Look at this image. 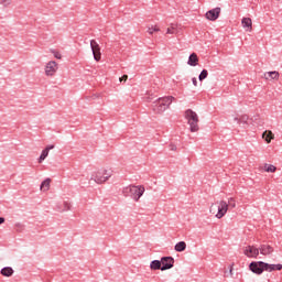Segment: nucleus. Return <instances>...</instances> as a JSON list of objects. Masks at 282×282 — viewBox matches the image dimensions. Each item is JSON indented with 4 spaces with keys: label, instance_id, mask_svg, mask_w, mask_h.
<instances>
[{
    "label": "nucleus",
    "instance_id": "nucleus-1",
    "mask_svg": "<svg viewBox=\"0 0 282 282\" xmlns=\"http://www.w3.org/2000/svg\"><path fill=\"white\" fill-rule=\"evenodd\" d=\"M113 177V169L109 165H104L101 167H97L90 176V182H95V184L102 185L107 184L109 180Z\"/></svg>",
    "mask_w": 282,
    "mask_h": 282
},
{
    "label": "nucleus",
    "instance_id": "nucleus-2",
    "mask_svg": "<svg viewBox=\"0 0 282 282\" xmlns=\"http://www.w3.org/2000/svg\"><path fill=\"white\" fill-rule=\"evenodd\" d=\"M210 215H214L216 219H223L228 213V203L226 200H218L210 205L209 207Z\"/></svg>",
    "mask_w": 282,
    "mask_h": 282
},
{
    "label": "nucleus",
    "instance_id": "nucleus-3",
    "mask_svg": "<svg viewBox=\"0 0 282 282\" xmlns=\"http://www.w3.org/2000/svg\"><path fill=\"white\" fill-rule=\"evenodd\" d=\"M144 191H145L144 185H139V186L129 185L123 187L122 193L124 197H129L130 195V197H132L134 202H140V197L144 195Z\"/></svg>",
    "mask_w": 282,
    "mask_h": 282
},
{
    "label": "nucleus",
    "instance_id": "nucleus-4",
    "mask_svg": "<svg viewBox=\"0 0 282 282\" xmlns=\"http://www.w3.org/2000/svg\"><path fill=\"white\" fill-rule=\"evenodd\" d=\"M185 119L189 126V131L192 133H197V131H199V116L197 112L193 111L192 109H187L185 111Z\"/></svg>",
    "mask_w": 282,
    "mask_h": 282
},
{
    "label": "nucleus",
    "instance_id": "nucleus-5",
    "mask_svg": "<svg viewBox=\"0 0 282 282\" xmlns=\"http://www.w3.org/2000/svg\"><path fill=\"white\" fill-rule=\"evenodd\" d=\"M175 100V97L167 96V97H161L155 101V105L153 107V111L155 113H164L169 107H171V104Z\"/></svg>",
    "mask_w": 282,
    "mask_h": 282
},
{
    "label": "nucleus",
    "instance_id": "nucleus-6",
    "mask_svg": "<svg viewBox=\"0 0 282 282\" xmlns=\"http://www.w3.org/2000/svg\"><path fill=\"white\" fill-rule=\"evenodd\" d=\"M58 72V63L56 61H48L44 66V74L47 78H54Z\"/></svg>",
    "mask_w": 282,
    "mask_h": 282
},
{
    "label": "nucleus",
    "instance_id": "nucleus-7",
    "mask_svg": "<svg viewBox=\"0 0 282 282\" xmlns=\"http://www.w3.org/2000/svg\"><path fill=\"white\" fill-rule=\"evenodd\" d=\"M90 48L96 63H100L102 53L100 52V44L96 40H90Z\"/></svg>",
    "mask_w": 282,
    "mask_h": 282
},
{
    "label": "nucleus",
    "instance_id": "nucleus-8",
    "mask_svg": "<svg viewBox=\"0 0 282 282\" xmlns=\"http://www.w3.org/2000/svg\"><path fill=\"white\" fill-rule=\"evenodd\" d=\"M242 253L245 257H248V259H257V257H259V248L249 245L242 248Z\"/></svg>",
    "mask_w": 282,
    "mask_h": 282
},
{
    "label": "nucleus",
    "instance_id": "nucleus-9",
    "mask_svg": "<svg viewBox=\"0 0 282 282\" xmlns=\"http://www.w3.org/2000/svg\"><path fill=\"white\" fill-rule=\"evenodd\" d=\"M249 269L253 274H263L265 272V267L263 261H257V262H251L249 264Z\"/></svg>",
    "mask_w": 282,
    "mask_h": 282
},
{
    "label": "nucleus",
    "instance_id": "nucleus-10",
    "mask_svg": "<svg viewBox=\"0 0 282 282\" xmlns=\"http://www.w3.org/2000/svg\"><path fill=\"white\" fill-rule=\"evenodd\" d=\"M221 14V8H215L206 12L205 18L208 21H217Z\"/></svg>",
    "mask_w": 282,
    "mask_h": 282
},
{
    "label": "nucleus",
    "instance_id": "nucleus-11",
    "mask_svg": "<svg viewBox=\"0 0 282 282\" xmlns=\"http://www.w3.org/2000/svg\"><path fill=\"white\" fill-rule=\"evenodd\" d=\"M175 263V259H173V257H163L161 258V270H171V268H173Z\"/></svg>",
    "mask_w": 282,
    "mask_h": 282
},
{
    "label": "nucleus",
    "instance_id": "nucleus-12",
    "mask_svg": "<svg viewBox=\"0 0 282 282\" xmlns=\"http://www.w3.org/2000/svg\"><path fill=\"white\" fill-rule=\"evenodd\" d=\"M180 30H182V24L171 23L166 29V34H178Z\"/></svg>",
    "mask_w": 282,
    "mask_h": 282
},
{
    "label": "nucleus",
    "instance_id": "nucleus-13",
    "mask_svg": "<svg viewBox=\"0 0 282 282\" xmlns=\"http://www.w3.org/2000/svg\"><path fill=\"white\" fill-rule=\"evenodd\" d=\"M258 250L264 257H268V254H272L274 252V248H272V246H270V245H262V246H260V248Z\"/></svg>",
    "mask_w": 282,
    "mask_h": 282
},
{
    "label": "nucleus",
    "instance_id": "nucleus-14",
    "mask_svg": "<svg viewBox=\"0 0 282 282\" xmlns=\"http://www.w3.org/2000/svg\"><path fill=\"white\" fill-rule=\"evenodd\" d=\"M241 25L246 30V32H252V19L242 18Z\"/></svg>",
    "mask_w": 282,
    "mask_h": 282
},
{
    "label": "nucleus",
    "instance_id": "nucleus-15",
    "mask_svg": "<svg viewBox=\"0 0 282 282\" xmlns=\"http://www.w3.org/2000/svg\"><path fill=\"white\" fill-rule=\"evenodd\" d=\"M281 271L282 264H270L264 262V272H274V271Z\"/></svg>",
    "mask_w": 282,
    "mask_h": 282
},
{
    "label": "nucleus",
    "instance_id": "nucleus-16",
    "mask_svg": "<svg viewBox=\"0 0 282 282\" xmlns=\"http://www.w3.org/2000/svg\"><path fill=\"white\" fill-rule=\"evenodd\" d=\"M199 63V57H197V53H192L188 57L187 65H191V67H197Z\"/></svg>",
    "mask_w": 282,
    "mask_h": 282
},
{
    "label": "nucleus",
    "instance_id": "nucleus-17",
    "mask_svg": "<svg viewBox=\"0 0 282 282\" xmlns=\"http://www.w3.org/2000/svg\"><path fill=\"white\" fill-rule=\"evenodd\" d=\"M234 120L237 122V124H248L249 117L248 115H240L234 117Z\"/></svg>",
    "mask_w": 282,
    "mask_h": 282
},
{
    "label": "nucleus",
    "instance_id": "nucleus-18",
    "mask_svg": "<svg viewBox=\"0 0 282 282\" xmlns=\"http://www.w3.org/2000/svg\"><path fill=\"white\" fill-rule=\"evenodd\" d=\"M262 139L267 142V144H270V142L274 140V133L271 130H267L262 133Z\"/></svg>",
    "mask_w": 282,
    "mask_h": 282
},
{
    "label": "nucleus",
    "instance_id": "nucleus-19",
    "mask_svg": "<svg viewBox=\"0 0 282 282\" xmlns=\"http://www.w3.org/2000/svg\"><path fill=\"white\" fill-rule=\"evenodd\" d=\"M51 184H52V178L44 180L40 185V191H42V193H47V191H50Z\"/></svg>",
    "mask_w": 282,
    "mask_h": 282
},
{
    "label": "nucleus",
    "instance_id": "nucleus-20",
    "mask_svg": "<svg viewBox=\"0 0 282 282\" xmlns=\"http://www.w3.org/2000/svg\"><path fill=\"white\" fill-rule=\"evenodd\" d=\"M279 72L273 70V72H268L264 74L265 80H279Z\"/></svg>",
    "mask_w": 282,
    "mask_h": 282
},
{
    "label": "nucleus",
    "instance_id": "nucleus-21",
    "mask_svg": "<svg viewBox=\"0 0 282 282\" xmlns=\"http://www.w3.org/2000/svg\"><path fill=\"white\" fill-rule=\"evenodd\" d=\"M0 274H2V276H12V274H14V269H12V267H4L1 269Z\"/></svg>",
    "mask_w": 282,
    "mask_h": 282
},
{
    "label": "nucleus",
    "instance_id": "nucleus-22",
    "mask_svg": "<svg viewBox=\"0 0 282 282\" xmlns=\"http://www.w3.org/2000/svg\"><path fill=\"white\" fill-rule=\"evenodd\" d=\"M174 250H175L176 252H184V250H186V242H184V241L177 242V243L175 245V247H174Z\"/></svg>",
    "mask_w": 282,
    "mask_h": 282
},
{
    "label": "nucleus",
    "instance_id": "nucleus-23",
    "mask_svg": "<svg viewBox=\"0 0 282 282\" xmlns=\"http://www.w3.org/2000/svg\"><path fill=\"white\" fill-rule=\"evenodd\" d=\"M50 53L54 56V58H56L57 61H62L63 59V54L61 53V51L56 50V48H51Z\"/></svg>",
    "mask_w": 282,
    "mask_h": 282
},
{
    "label": "nucleus",
    "instance_id": "nucleus-24",
    "mask_svg": "<svg viewBox=\"0 0 282 282\" xmlns=\"http://www.w3.org/2000/svg\"><path fill=\"white\" fill-rule=\"evenodd\" d=\"M150 268L151 270H162V262L160 260H153Z\"/></svg>",
    "mask_w": 282,
    "mask_h": 282
},
{
    "label": "nucleus",
    "instance_id": "nucleus-25",
    "mask_svg": "<svg viewBox=\"0 0 282 282\" xmlns=\"http://www.w3.org/2000/svg\"><path fill=\"white\" fill-rule=\"evenodd\" d=\"M263 171L265 173H276V166H274L272 164H264L263 165Z\"/></svg>",
    "mask_w": 282,
    "mask_h": 282
},
{
    "label": "nucleus",
    "instance_id": "nucleus-26",
    "mask_svg": "<svg viewBox=\"0 0 282 282\" xmlns=\"http://www.w3.org/2000/svg\"><path fill=\"white\" fill-rule=\"evenodd\" d=\"M67 210H72V203L65 200L63 202L62 213H67Z\"/></svg>",
    "mask_w": 282,
    "mask_h": 282
},
{
    "label": "nucleus",
    "instance_id": "nucleus-27",
    "mask_svg": "<svg viewBox=\"0 0 282 282\" xmlns=\"http://www.w3.org/2000/svg\"><path fill=\"white\" fill-rule=\"evenodd\" d=\"M154 32H160V26H158V25L148 26V34L152 35Z\"/></svg>",
    "mask_w": 282,
    "mask_h": 282
},
{
    "label": "nucleus",
    "instance_id": "nucleus-28",
    "mask_svg": "<svg viewBox=\"0 0 282 282\" xmlns=\"http://www.w3.org/2000/svg\"><path fill=\"white\" fill-rule=\"evenodd\" d=\"M48 155H50V152H47V150L44 149L39 158V163L41 164V162H43L45 158H47Z\"/></svg>",
    "mask_w": 282,
    "mask_h": 282
},
{
    "label": "nucleus",
    "instance_id": "nucleus-29",
    "mask_svg": "<svg viewBox=\"0 0 282 282\" xmlns=\"http://www.w3.org/2000/svg\"><path fill=\"white\" fill-rule=\"evenodd\" d=\"M228 208H237V200L234 197L228 198Z\"/></svg>",
    "mask_w": 282,
    "mask_h": 282
},
{
    "label": "nucleus",
    "instance_id": "nucleus-30",
    "mask_svg": "<svg viewBox=\"0 0 282 282\" xmlns=\"http://www.w3.org/2000/svg\"><path fill=\"white\" fill-rule=\"evenodd\" d=\"M199 80H206V78H208V70L203 69L202 73L198 76Z\"/></svg>",
    "mask_w": 282,
    "mask_h": 282
},
{
    "label": "nucleus",
    "instance_id": "nucleus-31",
    "mask_svg": "<svg viewBox=\"0 0 282 282\" xmlns=\"http://www.w3.org/2000/svg\"><path fill=\"white\" fill-rule=\"evenodd\" d=\"M0 6L3 8H10V6H12V0H1Z\"/></svg>",
    "mask_w": 282,
    "mask_h": 282
},
{
    "label": "nucleus",
    "instance_id": "nucleus-32",
    "mask_svg": "<svg viewBox=\"0 0 282 282\" xmlns=\"http://www.w3.org/2000/svg\"><path fill=\"white\" fill-rule=\"evenodd\" d=\"M120 83H127V80H129V76L128 75H123L121 78H119Z\"/></svg>",
    "mask_w": 282,
    "mask_h": 282
},
{
    "label": "nucleus",
    "instance_id": "nucleus-33",
    "mask_svg": "<svg viewBox=\"0 0 282 282\" xmlns=\"http://www.w3.org/2000/svg\"><path fill=\"white\" fill-rule=\"evenodd\" d=\"M52 149H54V145H47L44 150L50 152V151H52Z\"/></svg>",
    "mask_w": 282,
    "mask_h": 282
},
{
    "label": "nucleus",
    "instance_id": "nucleus-34",
    "mask_svg": "<svg viewBox=\"0 0 282 282\" xmlns=\"http://www.w3.org/2000/svg\"><path fill=\"white\" fill-rule=\"evenodd\" d=\"M192 83H193L194 87H197V78L194 77V78L192 79Z\"/></svg>",
    "mask_w": 282,
    "mask_h": 282
},
{
    "label": "nucleus",
    "instance_id": "nucleus-35",
    "mask_svg": "<svg viewBox=\"0 0 282 282\" xmlns=\"http://www.w3.org/2000/svg\"><path fill=\"white\" fill-rule=\"evenodd\" d=\"M1 224H6V218L0 217V226H1Z\"/></svg>",
    "mask_w": 282,
    "mask_h": 282
},
{
    "label": "nucleus",
    "instance_id": "nucleus-36",
    "mask_svg": "<svg viewBox=\"0 0 282 282\" xmlns=\"http://www.w3.org/2000/svg\"><path fill=\"white\" fill-rule=\"evenodd\" d=\"M230 274H232V269H230Z\"/></svg>",
    "mask_w": 282,
    "mask_h": 282
},
{
    "label": "nucleus",
    "instance_id": "nucleus-37",
    "mask_svg": "<svg viewBox=\"0 0 282 282\" xmlns=\"http://www.w3.org/2000/svg\"><path fill=\"white\" fill-rule=\"evenodd\" d=\"M172 151H175V148H172Z\"/></svg>",
    "mask_w": 282,
    "mask_h": 282
}]
</instances>
